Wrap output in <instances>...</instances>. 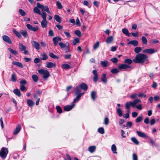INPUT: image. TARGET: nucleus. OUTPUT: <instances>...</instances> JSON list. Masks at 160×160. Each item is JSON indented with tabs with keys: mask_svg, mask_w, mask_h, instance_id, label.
<instances>
[{
	"mask_svg": "<svg viewBox=\"0 0 160 160\" xmlns=\"http://www.w3.org/2000/svg\"><path fill=\"white\" fill-rule=\"evenodd\" d=\"M37 7H36L33 8V12L35 13H37L39 15H40L42 17L45 15L46 14V13L43 12L42 13L40 12V11L38 8L41 9L42 11H45L48 13L51 14V13L49 11V8L47 6H44V5L41 4L39 2H38L37 3Z\"/></svg>",
	"mask_w": 160,
	"mask_h": 160,
	"instance_id": "f257e3e1",
	"label": "nucleus"
},
{
	"mask_svg": "<svg viewBox=\"0 0 160 160\" xmlns=\"http://www.w3.org/2000/svg\"><path fill=\"white\" fill-rule=\"evenodd\" d=\"M148 57L145 54L139 53L136 55L133 61L136 63H143L146 61L147 60Z\"/></svg>",
	"mask_w": 160,
	"mask_h": 160,
	"instance_id": "f03ea898",
	"label": "nucleus"
},
{
	"mask_svg": "<svg viewBox=\"0 0 160 160\" xmlns=\"http://www.w3.org/2000/svg\"><path fill=\"white\" fill-rule=\"evenodd\" d=\"M141 101L139 99H137L134 100L132 102H127L125 105L126 108L128 110L130 108V106H131L133 108L136 107V104L138 103H141Z\"/></svg>",
	"mask_w": 160,
	"mask_h": 160,
	"instance_id": "7ed1b4c3",
	"label": "nucleus"
},
{
	"mask_svg": "<svg viewBox=\"0 0 160 160\" xmlns=\"http://www.w3.org/2000/svg\"><path fill=\"white\" fill-rule=\"evenodd\" d=\"M38 72L40 74L43 75V78L45 79H47L50 76L49 72L46 69H40L38 70Z\"/></svg>",
	"mask_w": 160,
	"mask_h": 160,
	"instance_id": "20e7f679",
	"label": "nucleus"
},
{
	"mask_svg": "<svg viewBox=\"0 0 160 160\" xmlns=\"http://www.w3.org/2000/svg\"><path fill=\"white\" fill-rule=\"evenodd\" d=\"M8 150L7 148L2 147L0 151V156L3 158H5L8 154Z\"/></svg>",
	"mask_w": 160,
	"mask_h": 160,
	"instance_id": "39448f33",
	"label": "nucleus"
},
{
	"mask_svg": "<svg viewBox=\"0 0 160 160\" xmlns=\"http://www.w3.org/2000/svg\"><path fill=\"white\" fill-rule=\"evenodd\" d=\"M43 19L41 22V25L42 28H45L47 27L48 25V21L47 20V14L42 17Z\"/></svg>",
	"mask_w": 160,
	"mask_h": 160,
	"instance_id": "423d86ee",
	"label": "nucleus"
},
{
	"mask_svg": "<svg viewBox=\"0 0 160 160\" xmlns=\"http://www.w3.org/2000/svg\"><path fill=\"white\" fill-rule=\"evenodd\" d=\"M19 48L21 51H24V54L26 55L28 54V52L26 50V47L21 43H19Z\"/></svg>",
	"mask_w": 160,
	"mask_h": 160,
	"instance_id": "0eeeda50",
	"label": "nucleus"
},
{
	"mask_svg": "<svg viewBox=\"0 0 160 160\" xmlns=\"http://www.w3.org/2000/svg\"><path fill=\"white\" fill-rule=\"evenodd\" d=\"M32 46L37 50H38L40 48V45L39 43L35 41H31Z\"/></svg>",
	"mask_w": 160,
	"mask_h": 160,
	"instance_id": "6e6552de",
	"label": "nucleus"
},
{
	"mask_svg": "<svg viewBox=\"0 0 160 160\" xmlns=\"http://www.w3.org/2000/svg\"><path fill=\"white\" fill-rule=\"evenodd\" d=\"M118 68L119 69L121 70L122 69H124L126 68H132L130 65L126 64H123L119 65L118 66Z\"/></svg>",
	"mask_w": 160,
	"mask_h": 160,
	"instance_id": "1a4fd4ad",
	"label": "nucleus"
},
{
	"mask_svg": "<svg viewBox=\"0 0 160 160\" xmlns=\"http://www.w3.org/2000/svg\"><path fill=\"white\" fill-rule=\"evenodd\" d=\"M3 40L5 42L8 44H11L12 43V42L10 38L8 36L4 35L2 36Z\"/></svg>",
	"mask_w": 160,
	"mask_h": 160,
	"instance_id": "9d476101",
	"label": "nucleus"
},
{
	"mask_svg": "<svg viewBox=\"0 0 160 160\" xmlns=\"http://www.w3.org/2000/svg\"><path fill=\"white\" fill-rule=\"evenodd\" d=\"M143 52L145 53H148L151 54L154 53L156 52V51L153 49H146L143 50Z\"/></svg>",
	"mask_w": 160,
	"mask_h": 160,
	"instance_id": "9b49d317",
	"label": "nucleus"
},
{
	"mask_svg": "<svg viewBox=\"0 0 160 160\" xmlns=\"http://www.w3.org/2000/svg\"><path fill=\"white\" fill-rule=\"evenodd\" d=\"M61 38L59 37H56L53 38L52 40L55 46H56L59 41H61Z\"/></svg>",
	"mask_w": 160,
	"mask_h": 160,
	"instance_id": "f8f14e48",
	"label": "nucleus"
},
{
	"mask_svg": "<svg viewBox=\"0 0 160 160\" xmlns=\"http://www.w3.org/2000/svg\"><path fill=\"white\" fill-rule=\"evenodd\" d=\"M75 106V104L72 103L71 105H66L64 107V109L65 111H69L71 110Z\"/></svg>",
	"mask_w": 160,
	"mask_h": 160,
	"instance_id": "ddd939ff",
	"label": "nucleus"
},
{
	"mask_svg": "<svg viewBox=\"0 0 160 160\" xmlns=\"http://www.w3.org/2000/svg\"><path fill=\"white\" fill-rule=\"evenodd\" d=\"M56 66V64L52 62H48L46 63V67L48 68H50Z\"/></svg>",
	"mask_w": 160,
	"mask_h": 160,
	"instance_id": "4468645a",
	"label": "nucleus"
},
{
	"mask_svg": "<svg viewBox=\"0 0 160 160\" xmlns=\"http://www.w3.org/2000/svg\"><path fill=\"white\" fill-rule=\"evenodd\" d=\"M138 44V41L136 40H132L129 42L127 43L128 45L132 44L134 46H136Z\"/></svg>",
	"mask_w": 160,
	"mask_h": 160,
	"instance_id": "2eb2a0df",
	"label": "nucleus"
},
{
	"mask_svg": "<svg viewBox=\"0 0 160 160\" xmlns=\"http://www.w3.org/2000/svg\"><path fill=\"white\" fill-rule=\"evenodd\" d=\"M40 58L41 60L45 61L48 59V57L45 53L43 52L40 55Z\"/></svg>",
	"mask_w": 160,
	"mask_h": 160,
	"instance_id": "dca6fc26",
	"label": "nucleus"
},
{
	"mask_svg": "<svg viewBox=\"0 0 160 160\" xmlns=\"http://www.w3.org/2000/svg\"><path fill=\"white\" fill-rule=\"evenodd\" d=\"M20 128L21 125L20 124H18L16 129L13 132V134H16L18 133L20 130Z\"/></svg>",
	"mask_w": 160,
	"mask_h": 160,
	"instance_id": "f3484780",
	"label": "nucleus"
},
{
	"mask_svg": "<svg viewBox=\"0 0 160 160\" xmlns=\"http://www.w3.org/2000/svg\"><path fill=\"white\" fill-rule=\"evenodd\" d=\"M79 87L81 89L84 91H86L88 89V86L87 85L84 83H83L80 84Z\"/></svg>",
	"mask_w": 160,
	"mask_h": 160,
	"instance_id": "a211bd4d",
	"label": "nucleus"
},
{
	"mask_svg": "<svg viewBox=\"0 0 160 160\" xmlns=\"http://www.w3.org/2000/svg\"><path fill=\"white\" fill-rule=\"evenodd\" d=\"M81 92V88L79 86H77L75 89V95H78Z\"/></svg>",
	"mask_w": 160,
	"mask_h": 160,
	"instance_id": "6ab92c4d",
	"label": "nucleus"
},
{
	"mask_svg": "<svg viewBox=\"0 0 160 160\" xmlns=\"http://www.w3.org/2000/svg\"><path fill=\"white\" fill-rule=\"evenodd\" d=\"M27 103L29 107H32L34 105V102L31 99H28L27 100Z\"/></svg>",
	"mask_w": 160,
	"mask_h": 160,
	"instance_id": "aec40b11",
	"label": "nucleus"
},
{
	"mask_svg": "<svg viewBox=\"0 0 160 160\" xmlns=\"http://www.w3.org/2000/svg\"><path fill=\"white\" fill-rule=\"evenodd\" d=\"M12 64L18 66L20 68H23V67L22 63L19 62L14 61L12 62Z\"/></svg>",
	"mask_w": 160,
	"mask_h": 160,
	"instance_id": "412c9836",
	"label": "nucleus"
},
{
	"mask_svg": "<svg viewBox=\"0 0 160 160\" xmlns=\"http://www.w3.org/2000/svg\"><path fill=\"white\" fill-rule=\"evenodd\" d=\"M12 31L18 38H21L22 36L21 35L20 32L19 33L15 29H13L12 30Z\"/></svg>",
	"mask_w": 160,
	"mask_h": 160,
	"instance_id": "4be33fe9",
	"label": "nucleus"
},
{
	"mask_svg": "<svg viewBox=\"0 0 160 160\" xmlns=\"http://www.w3.org/2000/svg\"><path fill=\"white\" fill-rule=\"evenodd\" d=\"M12 31L18 38H21L22 36L21 35L20 32L19 33L15 29H13L12 30Z\"/></svg>",
	"mask_w": 160,
	"mask_h": 160,
	"instance_id": "5701e85b",
	"label": "nucleus"
},
{
	"mask_svg": "<svg viewBox=\"0 0 160 160\" xmlns=\"http://www.w3.org/2000/svg\"><path fill=\"white\" fill-rule=\"evenodd\" d=\"M96 146H90L88 148V150L91 153H93L96 150Z\"/></svg>",
	"mask_w": 160,
	"mask_h": 160,
	"instance_id": "b1692460",
	"label": "nucleus"
},
{
	"mask_svg": "<svg viewBox=\"0 0 160 160\" xmlns=\"http://www.w3.org/2000/svg\"><path fill=\"white\" fill-rule=\"evenodd\" d=\"M113 40V37L112 36H110L107 38L106 42L107 43H111Z\"/></svg>",
	"mask_w": 160,
	"mask_h": 160,
	"instance_id": "393cba45",
	"label": "nucleus"
},
{
	"mask_svg": "<svg viewBox=\"0 0 160 160\" xmlns=\"http://www.w3.org/2000/svg\"><path fill=\"white\" fill-rule=\"evenodd\" d=\"M143 48L140 47H136L134 48V52L136 53H138L141 52Z\"/></svg>",
	"mask_w": 160,
	"mask_h": 160,
	"instance_id": "a878e982",
	"label": "nucleus"
},
{
	"mask_svg": "<svg viewBox=\"0 0 160 160\" xmlns=\"http://www.w3.org/2000/svg\"><path fill=\"white\" fill-rule=\"evenodd\" d=\"M111 150L113 153H117V152L116 151L117 148L115 144H113L112 145L111 147Z\"/></svg>",
	"mask_w": 160,
	"mask_h": 160,
	"instance_id": "bb28decb",
	"label": "nucleus"
},
{
	"mask_svg": "<svg viewBox=\"0 0 160 160\" xmlns=\"http://www.w3.org/2000/svg\"><path fill=\"white\" fill-rule=\"evenodd\" d=\"M20 33L25 38H27V32L25 30H23L20 32Z\"/></svg>",
	"mask_w": 160,
	"mask_h": 160,
	"instance_id": "cd10ccee",
	"label": "nucleus"
},
{
	"mask_svg": "<svg viewBox=\"0 0 160 160\" xmlns=\"http://www.w3.org/2000/svg\"><path fill=\"white\" fill-rule=\"evenodd\" d=\"M13 92L17 96L20 97L21 96V92L18 89H15L13 90Z\"/></svg>",
	"mask_w": 160,
	"mask_h": 160,
	"instance_id": "c85d7f7f",
	"label": "nucleus"
},
{
	"mask_svg": "<svg viewBox=\"0 0 160 160\" xmlns=\"http://www.w3.org/2000/svg\"><path fill=\"white\" fill-rule=\"evenodd\" d=\"M136 132L138 136L141 137L145 138L146 136V135L142 132L137 131Z\"/></svg>",
	"mask_w": 160,
	"mask_h": 160,
	"instance_id": "c756f323",
	"label": "nucleus"
},
{
	"mask_svg": "<svg viewBox=\"0 0 160 160\" xmlns=\"http://www.w3.org/2000/svg\"><path fill=\"white\" fill-rule=\"evenodd\" d=\"M108 64V62L107 61H101L100 64L103 67H105L107 66Z\"/></svg>",
	"mask_w": 160,
	"mask_h": 160,
	"instance_id": "7c9ffc66",
	"label": "nucleus"
},
{
	"mask_svg": "<svg viewBox=\"0 0 160 160\" xmlns=\"http://www.w3.org/2000/svg\"><path fill=\"white\" fill-rule=\"evenodd\" d=\"M122 32L126 36H130V34L128 29L126 28H124L122 29Z\"/></svg>",
	"mask_w": 160,
	"mask_h": 160,
	"instance_id": "2f4dec72",
	"label": "nucleus"
},
{
	"mask_svg": "<svg viewBox=\"0 0 160 160\" xmlns=\"http://www.w3.org/2000/svg\"><path fill=\"white\" fill-rule=\"evenodd\" d=\"M96 96V92L94 91H92L91 93V96L92 99L93 100H95V99Z\"/></svg>",
	"mask_w": 160,
	"mask_h": 160,
	"instance_id": "473e14b6",
	"label": "nucleus"
},
{
	"mask_svg": "<svg viewBox=\"0 0 160 160\" xmlns=\"http://www.w3.org/2000/svg\"><path fill=\"white\" fill-rule=\"evenodd\" d=\"M62 68L63 69H68L71 68V66L69 64L65 63L62 65Z\"/></svg>",
	"mask_w": 160,
	"mask_h": 160,
	"instance_id": "72a5a7b5",
	"label": "nucleus"
},
{
	"mask_svg": "<svg viewBox=\"0 0 160 160\" xmlns=\"http://www.w3.org/2000/svg\"><path fill=\"white\" fill-rule=\"evenodd\" d=\"M68 43H67L66 44H65L64 43L60 42L58 44L60 47L62 49H63L66 47L67 46H68Z\"/></svg>",
	"mask_w": 160,
	"mask_h": 160,
	"instance_id": "f704fd0d",
	"label": "nucleus"
},
{
	"mask_svg": "<svg viewBox=\"0 0 160 160\" xmlns=\"http://www.w3.org/2000/svg\"><path fill=\"white\" fill-rule=\"evenodd\" d=\"M54 18L56 21L60 23L61 21V19L60 17L58 15H55L54 16Z\"/></svg>",
	"mask_w": 160,
	"mask_h": 160,
	"instance_id": "c9c22d12",
	"label": "nucleus"
},
{
	"mask_svg": "<svg viewBox=\"0 0 160 160\" xmlns=\"http://www.w3.org/2000/svg\"><path fill=\"white\" fill-rule=\"evenodd\" d=\"M80 42V40L78 38H75L72 41V44L75 46V45L77 43H79Z\"/></svg>",
	"mask_w": 160,
	"mask_h": 160,
	"instance_id": "e433bc0d",
	"label": "nucleus"
},
{
	"mask_svg": "<svg viewBox=\"0 0 160 160\" xmlns=\"http://www.w3.org/2000/svg\"><path fill=\"white\" fill-rule=\"evenodd\" d=\"M32 78L33 81L35 82H37L38 79V76L36 74L32 75Z\"/></svg>",
	"mask_w": 160,
	"mask_h": 160,
	"instance_id": "4c0bfd02",
	"label": "nucleus"
},
{
	"mask_svg": "<svg viewBox=\"0 0 160 160\" xmlns=\"http://www.w3.org/2000/svg\"><path fill=\"white\" fill-rule=\"evenodd\" d=\"M142 41V43L145 44L146 45L148 43V41L146 38L144 36H142L141 38Z\"/></svg>",
	"mask_w": 160,
	"mask_h": 160,
	"instance_id": "58836bf2",
	"label": "nucleus"
},
{
	"mask_svg": "<svg viewBox=\"0 0 160 160\" xmlns=\"http://www.w3.org/2000/svg\"><path fill=\"white\" fill-rule=\"evenodd\" d=\"M132 141L135 144L138 145L139 142L135 137H132L131 138Z\"/></svg>",
	"mask_w": 160,
	"mask_h": 160,
	"instance_id": "ea45409f",
	"label": "nucleus"
},
{
	"mask_svg": "<svg viewBox=\"0 0 160 160\" xmlns=\"http://www.w3.org/2000/svg\"><path fill=\"white\" fill-rule=\"evenodd\" d=\"M117 112L120 117H121L122 115V111L120 108H117Z\"/></svg>",
	"mask_w": 160,
	"mask_h": 160,
	"instance_id": "a19ab883",
	"label": "nucleus"
},
{
	"mask_svg": "<svg viewBox=\"0 0 160 160\" xmlns=\"http://www.w3.org/2000/svg\"><path fill=\"white\" fill-rule=\"evenodd\" d=\"M124 62L125 63L128 64V65H129L132 63V61L130 59L128 58L125 60Z\"/></svg>",
	"mask_w": 160,
	"mask_h": 160,
	"instance_id": "79ce46f5",
	"label": "nucleus"
},
{
	"mask_svg": "<svg viewBox=\"0 0 160 160\" xmlns=\"http://www.w3.org/2000/svg\"><path fill=\"white\" fill-rule=\"evenodd\" d=\"M49 55L50 57L54 59H58V58L57 56L54 55L53 53L51 52L49 53Z\"/></svg>",
	"mask_w": 160,
	"mask_h": 160,
	"instance_id": "37998d69",
	"label": "nucleus"
},
{
	"mask_svg": "<svg viewBox=\"0 0 160 160\" xmlns=\"http://www.w3.org/2000/svg\"><path fill=\"white\" fill-rule=\"evenodd\" d=\"M16 80V76L15 73H13L11 75V80L12 82H15Z\"/></svg>",
	"mask_w": 160,
	"mask_h": 160,
	"instance_id": "c03bdc74",
	"label": "nucleus"
},
{
	"mask_svg": "<svg viewBox=\"0 0 160 160\" xmlns=\"http://www.w3.org/2000/svg\"><path fill=\"white\" fill-rule=\"evenodd\" d=\"M106 74H103L101 78V81L104 83H106L107 82V80L106 78Z\"/></svg>",
	"mask_w": 160,
	"mask_h": 160,
	"instance_id": "a18cd8bd",
	"label": "nucleus"
},
{
	"mask_svg": "<svg viewBox=\"0 0 160 160\" xmlns=\"http://www.w3.org/2000/svg\"><path fill=\"white\" fill-rule=\"evenodd\" d=\"M98 131L99 133L101 134H103L105 132L104 128L102 127H101L98 128Z\"/></svg>",
	"mask_w": 160,
	"mask_h": 160,
	"instance_id": "49530a36",
	"label": "nucleus"
},
{
	"mask_svg": "<svg viewBox=\"0 0 160 160\" xmlns=\"http://www.w3.org/2000/svg\"><path fill=\"white\" fill-rule=\"evenodd\" d=\"M8 50L13 54L16 55L18 54V52L17 51L14 50L11 48H8Z\"/></svg>",
	"mask_w": 160,
	"mask_h": 160,
	"instance_id": "de8ad7c7",
	"label": "nucleus"
},
{
	"mask_svg": "<svg viewBox=\"0 0 160 160\" xmlns=\"http://www.w3.org/2000/svg\"><path fill=\"white\" fill-rule=\"evenodd\" d=\"M56 109L57 112L59 113H61L62 112V110L61 108L59 106H57Z\"/></svg>",
	"mask_w": 160,
	"mask_h": 160,
	"instance_id": "09e8293b",
	"label": "nucleus"
},
{
	"mask_svg": "<svg viewBox=\"0 0 160 160\" xmlns=\"http://www.w3.org/2000/svg\"><path fill=\"white\" fill-rule=\"evenodd\" d=\"M19 12L21 15L23 16H24L26 14L25 11L22 9H19Z\"/></svg>",
	"mask_w": 160,
	"mask_h": 160,
	"instance_id": "8fccbe9b",
	"label": "nucleus"
},
{
	"mask_svg": "<svg viewBox=\"0 0 160 160\" xmlns=\"http://www.w3.org/2000/svg\"><path fill=\"white\" fill-rule=\"evenodd\" d=\"M75 34L78 37L81 36V31L79 30H76L74 32Z\"/></svg>",
	"mask_w": 160,
	"mask_h": 160,
	"instance_id": "3c124183",
	"label": "nucleus"
},
{
	"mask_svg": "<svg viewBox=\"0 0 160 160\" xmlns=\"http://www.w3.org/2000/svg\"><path fill=\"white\" fill-rule=\"evenodd\" d=\"M119 71L118 69L114 68L111 70V72L113 74H116Z\"/></svg>",
	"mask_w": 160,
	"mask_h": 160,
	"instance_id": "603ef678",
	"label": "nucleus"
},
{
	"mask_svg": "<svg viewBox=\"0 0 160 160\" xmlns=\"http://www.w3.org/2000/svg\"><path fill=\"white\" fill-rule=\"evenodd\" d=\"M142 120V117L141 116H139L135 120V122H139L141 121Z\"/></svg>",
	"mask_w": 160,
	"mask_h": 160,
	"instance_id": "864d4df0",
	"label": "nucleus"
},
{
	"mask_svg": "<svg viewBox=\"0 0 160 160\" xmlns=\"http://www.w3.org/2000/svg\"><path fill=\"white\" fill-rule=\"evenodd\" d=\"M57 5L59 9H61L62 8V6L61 3L59 1L56 2Z\"/></svg>",
	"mask_w": 160,
	"mask_h": 160,
	"instance_id": "5fc2aeb1",
	"label": "nucleus"
},
{
	"mask_svg": "<svg viewBox=\"0 0 160 160\" xmlns=\"http://www.w3.org/2000/svg\"><path fill=\"white\" fill-rule=\"evenodd\" d=\"M80 98L81 97L80 95H78L76 98L74 99L73 102L72 103L74 104V103L76 102L77 101H78Z\"/></svg>",
	"mask_w": 160,
	"mask_h": 160,
	"instance_id": "6e6d98bb",
	"label": "nucleus"
},
{
	"mask_svg": "<svg viewBox=\"0 0 160 160\" xmlns=\"http://www.w3.org/2000/svg\"><path fill=\"white\" fill-rule=\"evenodd\" d=\"M111 61L114 63H116L118 62V60L117 58H114L111 59Z\"/></svg>",
	"mask_w": 160,
	"mask_h": 160,
	"instance_id": "4d7b16f0",
	"label": "nucleus"
},
{
	"mask_svg": "<svg viewBox=\"0 0 160 160\" xmlns=\"http://www.w3.org/2000/svg\"><path fill=\"white\" fill-rule=\"evenodd\" d=\"M99 46V42H97L93 46V49H97Z\"/></svg>",
	"mask_w": 160,
	"mask_h": 160,
	"instance_id": "13d9d810",
	"label": "nucleus"
},
{
	"mask_svg": "<svg viewBox=\"0 0 160 160\" xmlns=\"http://www.w3.org/2000/svg\"><path fill=\"white\" fill-rule=\"evenodd\" d=\"M34 62L35 63L37 64L40 62V59L38 58H36L34 59Z\"/></svg>",
	"mask_w": 160,
	"mask_h": 160,
	"instance_id": "bf43d9fd",
	"label": "nucleus"
},
{
	"mask_svg": "<svg viewBox=\"0 0 160 160\" xmlns=\"http://www.w3.org/2000/svg\"><path fill=\"white\" fill-rule=\"evenodd\" d=\"M20 83L21 86H24V85L27 83V81L25 80H22L20 82Z\"/></svg>",
	"mask_w": 160,
	"mask_h": 160,
	"instance_id": "052dcab7",
	"label": "nucleus"
},
{
	"mask_svg": "<svg viewBox=\"0 0 160 160\" xmlns=\"http://www.w3.org/2000/svg\"><path fill=\"white\" fill-rule=\"evenodd\" d=\"M132 125V123L131 122H128L126 123V127L128 128H131Z\"/></svg>",
	"mask_w": 160,
	"mask_h": 160,
	"instance_id": "680f3d73",
	"label": "nucleus"
},
{
	"mask_svg": "<svg viewBox=\"0 0 160 160\" xmlns=\"http://www.w3.org/2000/svg\"><path fill=\"white\" fill-rule=\"evenodd\" d=\"M109 122V119L108 118H105L104 120V123L105 125H107Z\"/></svg>",
	"mask_w": 160,
	"mask_h": 160,
	"instance_id": "e2e57ef3",
	"label": "nucleus"
},
{
	"mask_svg": "<svg viewBox=\"0 0 160 160\" xmlns=\"http://www.w3.org/2000/svg\"><path fill=\"white\" fill-rule=\"evenodd\" d=\"M26 26H27V28L29 30L32 31V28H33V26L32 25H31L29 24H28L26 25Z\"/></svg>",
	"mask_w": 160,
	"mask_h": 160,
	"instance_id": "0e129e2a",
	"label": "nucleus"
},
{
	"mask_svg": "<svg viewBox=\"0 0 160 160\" xmlns=\"http://www.w3.org/2000/svg\"><path fill=\"white\" fill-rule=\"evenodd\" d=\"M130 98L132 99H134L137 98V95L136 94H133L130 96Z\"/></svg>",
	"mask_w": 160,
	"mask_h": 160,
	"instance_id": "69168bd1",
	"label": "nucleus"
},
{
	"mask_svg": "<svg viewBox=\"0 0 160 160\" xmlns=\"http://www.w3.org/2000/svg\"><path fill=\"white\" fill-rule=\"evenodd\" d=\"M49 35L51 37H52L54 36V33L52 30H50L49 31Z\"/></svg>",
	"mask_w": 160,
	"mask_h": 160,
	"instance_id": "338daca9",
	"label": "nucleus"
},
{
	"mask_svg": "<svg viewBox=\"0 0 160 160\" xmlns=\"http://www.w3.org/2000/svg\"><path fill=\"white\" fill-rule=\"evenodd\" d=\"M133 160H138V157L136 154L133 153L132 155Z\"/></svg>",
	"mask_w": 160,
	"mask_h": 160,
	"instance_id": "774afa93",
	"label": "nucleus"
}]
</instances>
